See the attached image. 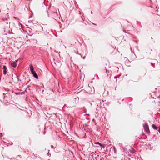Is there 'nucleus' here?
Instances as JSON below:
<instances>
[{
  "label": "nucleus",
  "instance_id": "obj_4",
  "mask_svg": "<svg viewBox=\"0 0 160 160\" xmlns=\"http://www.w3.org/2000/svg\"><path fill=\"white\" fill-rule=\"evenodd\" d=\"M32 73L33 74V76L35 78H36L37 79L38 78V76L37 75V74H36V73H35V72L34 71L33 72H32Z\"/></svg>",
  "mask_w": 160,
  "mask_h": 160
},
{
  "label": "nucleus",
  "instance_id": "obj_6",
  "mask_svg": "<svg viewBox=\"0 0 160 160\" xmlns=\"http://www.w3.org/2000/svg\"><path fill=\"white\" fill-rule=\"evenodd\" d=\"M152 127L155 129L157 130V127L154 124H152Z\"/></svg>",
  "mask_w": 160,
  "mask_h": 160
},
{
  "label": "nucleus",
  "instance_id": "obj_3",
  "mask_svg": "<svg viewBox=\"0 0 160 160\" xmlns=\"http://www.w3.org/2000/svg\"><path fill=\"white\" fill-rule=\"evenodd\" d=\"M3 74L6 75L7 73V68L5 66H3Z\"/></svg>",
  "mask_w": 160,
  "mask_h": 160
},
{
  "label": "nucleus",
  "instance_id": "obj_5",
  "mask_svg": "<svg viewBox=\"0 0 160 160\" xmlns=\"http://www.w3.org/2000/svg\"><path fill=\"white\" fill-rule=\"evenodd\" d=\"M33 70V66L32 65H31L30 66V70L32 72H34Z\"/></svg>",
  "mask_w": 160,
  "mask_h": 160
},
{
  "label": "nucleus",
  "instance_id": "obj_2",
  "mask_svg": "<svg viewBox=\"0 0 160 160\" xmlns=\"http://www.w3.org/2000/svg\"><path fill=\"white\" fill-rule=\"evenodd\" d=\"M18 60H16L15 61H13L11 62V65L13 67H16L17 66V64L16 63V62H17Z\"/></svg>",
  "mask_w": 160,
  "mask_h": 160
},
{
  "label": "nucleus",
  "instance_id": "obj_8",
  "mask_svg": "<svg viewBox=\"0 0 160 160\" xmlns=\"http://www.w3.org/2000/svg\"><path fill=\"white\" fill-rule=\"evenodd\" d=\"M158 132L160 133V128H159V130H158Z\"/></svg>",
  "mask_w": 160,
  "mask_h": 160
},
{
  "label": "nucleus",
  "instance_id": "obj_1",
  "mask_svg": "<svg viewBox=\"0 0 160 160\" xmlns=\"http://www.w3.org/2000/svg\"><path fill=\"white\" fill-rule=\"evenodd\" d=\"M143 127L144 131L148 134L150 133V130L149 128V127L147 123H146L145 124L143 125Z\"/></svg>",
  "mask_w": 160,
  "mask_h": 160
},
{
  "label": "nucleus",
  "instance_id": "obj_7",
  "mask_svg": "<svg viewBox=\"0 0 160 160\" xmlns=\"http://www.w3.org/2000/svg\"><path fill=\"white\" fill-rule=\"evenodd\" d=\"M96 144H98L100 145L102 147L103 146V145L101 143L99 142H97L95 143Z\"/></svg>",
  "mask_w": 160,
  "mask_h": 160
}]
</instances>
